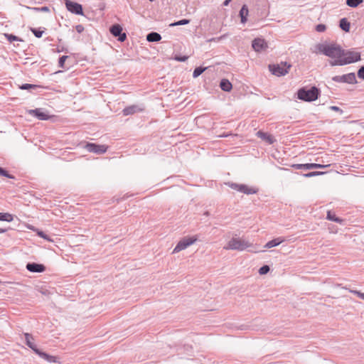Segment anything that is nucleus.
Wrapping results in <instances>:
<instances>
[{
    "label": "nucleus",
    "mask_w": 364,
    "mask_h": 364,
    "mask_svg": "<svg viewBox=\"0 0 364 364\" xmlns=\"http://www.w3.org/2000/svg\"><path fill=\"white\" fill-rule=\"evenodd\" d=\"M144 109V108L142 106L134 105L124 108L122 112L124 115L127 116L142 112Z\"/></svg>",
    "instance_id": "nucleus-14"
},
{
    "label": "nucleus",
    "mask_w": 364,
    "mask_h": 364,
    "mask_svg": "<svg viewBox=\"0 0 364 364\" xmlns=\"http://www.w3.org/2000/svg\"><path fill=\"white\" fill-rule=\"evenodd\" d=\"M327 219L332 220V221L338 222V223L341 222V220L340 218H337L335 215L331 214V212H329V211L328 212V214H327Z\"/></svg>",
    "instance_id": "nucleus-31"
},
{
    "label": "nucleus",
    "mask_w": 364,
    "mask_h": 364,
    "mask_svg": "<svg viewBox=\"0 0 364 364\" xmlns=\"http://www.w3.org/2000/svg\"><path fill=\"white\" fill-rule=\"evenodd\" d=\"M252 246V244L250 243L247 240L240 239V238L233 237L227 243L226 246L224 248L225 250H234L243 251Z\"/></svg>",
    "instance_id": "nucleus-4"
},
{
    "label": "nucleus",
    "mask_w": 364,
    "mask_h": 364,
    "mask_svg": "<svg viewBox=\"0 0 364 364\" xmlns=\"http://www.w3.org/2000/svg\"><path fill=\"white\" fill-rule=\"evenodd\" d=\"M206 70V68H201L198 67L196 68L193 73V77H198L200 75H201L205 70Z\"/></svg>",
    "instance_id": "nucleus-26"
},
{
    "label": "nucleus",
    "mask_w": 364,
    "mask_h": 364,
    "mask_svg": "<svg viewBox=\"0 0 364 364\" xmlns=\"http://www.w3.org/2000/svg\"><path fill=\"white\" fill-rule=\"evenodd\" d=\"M220 88L225 92H229L231 90L232 86L231 82L226 79H223L220 83Z\"/></svg>",
    "instance_id": "nucleus-18"
},
{
    "label": "nucleus",
    "mask_w": 364,
    "mask_h": 364,
    "mask_svg": "<svg viewBox=\"0 0 364 364\" xmlns=\"http://www.w3.org/2000/svg\"><path fill=\"white\" fill-rule=\"evenodd\" d=\"M65 4L66 9L70 12L77 15H83V11L81 4L70 0H65Z\"/></svg>",
    "instance_id": "nucleus-9"
},
{
    "label": "nucleus",
    "mask_w": 364,
    "mask_h": 364,
    "mask_svg": "<svg viewBox=\"0 0 364 364\" xmlns=\"http://www.w3.org/2000/svg\"><path fill=\"white\" fill-rule=\"evenodd\" d=\"M188 57L183 56V57H176L175 59L180 62H184L187 60Z\"/></svg>",
    "instance_id": "nucleus-42"
},
{
    "label": "nucleus",
    "mask_w": 364,
    "mask_h": 364,
    "mask_svg": "<svg viewBox=\"0 0 364 364\" xmlns=\"http://www.w3.org/2000/svg\"><path fill=\"white\" fill-rule=\"evenodd\" d=\"M252 47L255 52L265 51L268 48L267 42L262 38H256L252 42Z\"/></svg>",
    "instance_id": "nucleus-8"
},
{
    "label": "nucleus",
    "mask_w": 364,
    "mask_h": 364,
    "mask_svg": "<svg viewBox=\"0 0 364 364\" xmlns=\"http://www.w3.org/2000/svg\"><path fill=\"white\" fill-rule=\"evenodd\" d=\"M231 1V0H225L224 2H223V5L224 6H228L230 2Z\"/></svg>",
    "instance_id": "nucleus-47"
},
{
    "label": "nucleus",
    "mask_w": 364,
    "mask_h": 364,
    "mask_svg": "<svg viewBox=\"0 0 364 364\" xmlns=\"http://www.w3.org/2000/svg\"><path fill=\"white\" fill-rule=\"evenodd\" d=\"M297 95L299 100L306 102H311L316 100L318 98V90L315 87H313L309 90L301 88L298 90Z\"/></svg>",
    "instance_id": "nucleus-5"
},
{
    "label": "nucleus",
    "mask_w": 364,
    "mask_h": 364,
    "mask_svg": "<svg viewBox=\"0 0 364 364\" xmlns=\"http://www.w3.org/2000/svg\"><path fill=\"white\" fill-rule=\"evenodd\" d=\"M24 337H25V341H26V345L31 349H32L35 352V353L38 355L41 358L46 360L47 362H48L50 363H55L57 361L55 357H54L53 355H50L47 354L46 353H44V352L40 350L37 348L36 345L33 342V337L31 334L25 333Z\"/></svg>",
    "instance_id": "nucleus-3"
},
{
    "label": "nucleus",
    "mask_w": 364,
    "mask_h": 364,
    "mask_svg": "<svg viewBox=\"0 0 364 364\" xmlns=\"http://www.w3.org/2000/svg\"><path fill=\"white\" fill-rule=\"evenodd\" d=\"M269 267L268 265L262 266L259 269L258 273H267L269 271Z\"/></svg>",
    "instance_id": "nucleus-36"
},
{
    "label": "nucleus",
    "mask_w": 364,
    "mask_h": 364,
    "mask_svg": "<svg viewBox=\"0 0 364 364\" xmlns=\"http://www.w3.org/2000/svg\"><path fill=\"white\" fill-rule=\"evenodd\" d=\"M68 55H63L62 57L60 58L59 61H58V65L60 68H64L65 62L68 59Z\"/></svg>",
    "instance_id": "nucleus-33"
},
{
    "label": "nucleus",
    "mask_w": 364,
    "mask_h": 364,
    "mask_svg": "<svg viewBox=\"0 0 364 364\" xmlns=\"http://www.w3.org/2000/svg\"><path fill=\"white\" fill-rule=\"evenodd\" d=\"M0 175L9 178H14V176L8 173L6 171L0 167Z\"/></svg>",
    "instance_id": "nucleus-35"
},
{
    "label": "nucleus",
    "mask_w": 364,
    "mask_h": 364,
    "mask_svg": "<svg viewBox=\"0 0 364 364\" xmlns=\"http://www.w3.org/2000/svg\"><path fill=\"white\" fill-rule=\"evenodd\" d=\"M4 36L7 38V40L9 42H11V43L14 41H22V40L20 39L18 36H16L12 35V34L5 33Z\"/></svg>",
    "instance_id": "nucleus-27"
},
{
    "label": "nucleus",
    "mask_w": 364,
    "mask_h": 364,
    "mask_svg": "<svg viewBox=\"0 0 364 364\" xmlns=\"http://www.w3.org/2000/svg\"><path fill=\"white\" fill-rule=\"evenodd\" d=\"M355 294L358 295V297L364 300V294L358 291H352Z\"/></svg>",
    "instance_id": "nucleus-41"
},
{
    "label": "nucleus",
    "mask_w": 364,
    "mask_h": 364,
    "mask_svg": "<svg viewBox=\"0 0 364 364\" xmlns=\"http://www.w3.org/2000/svg\"><path fill=\"white\" fill-rule=\"evenodd\" d=\"M248 8L246 5H243L240 11V16L241 22L245 23L247 21V16H248Z\"/></svg>",
    "instance_id": "nucleus-20"
},
{
    "label": "nucleus",
    "mask_w": 364,
    "mask_h": 364,
    "mask_svg": "<svg viewBox=\"0 0 364 364\" xmlns=\"http://www.w3.org/2000/svg\"><path fill=\"white\" fill-rule=\"evenodd\" d=\"M189 22H190V20H188V19H182L178 21L171 23L170 26L186 25V24L189 23Z\"/></svg>",
    "instance_id": "nucleus-28"
},
{
    "label": "nucleus",
    "mask_w": 364,
    "mask_h": 364,
    "mask_svg": "<svg viewBox=\"0 0 364 364\" xmlns=\"http://www.w3.org/2000/svg\"><path fill=\"white\" fill-rule=\"evenodd\" d=\"M122 31V27L118 24L114 25L110 28V33L115 37L119 36Z\"/></svg>",
    "instance_id": "nucleus-22"
},
{
    "label": "nucleus",
    "mask_w": 364,
    "mask_h": 364,
    "mask_svg": "<svg viewBox=\"0 0 364 364\" xmlns=\"http://www.w3.org/2000/svg\"><path fill=\"white\" fill-rule=\"evenodd\" d=\"M256 135L263 141H265L269 144H272L275 141L274 136L270 134L263 132L262 131H258Z\"/></svg>",
    "instance_id": "nucleus-16"
},
{
    "label": "nucleus",
    "mask_w": 364,
    "mask_h": 364,
    "mask_svg": "<svg viewBox=\"0 0 364 364\" xmlns=\"http://www.w3.org/2000/svg\"><path fill=\"white\" fill-rule=\"evenodd\" d=\"M26 269L31 272H42L46 270L43 264L36 263L27 264Z\"/></svg>",
    "instance_id": "nucleus-15"
},
{
    "label": "nucleus",
    "mask_w": 364,
    "mask_h": 364,
    "mask_svg": "<svg viewBox=\"0 0 364 364\" xmlns=\"http://www.w3.org/2000/svg\"><path fill=\"white\" fill-rule=\"evenodd\" d=\"M33 33L35 35L37 38H41L43 35V31H38L36 29H31Z\"/></svg>",
    "instance_id": "nucleus-38"
},
{
    "label": "nucleus",
    "mask_w": 364,
    "mask_h": 364,
    "mask_svg": "<svg viewBox=\"0 0 364 364\" xmlns=\"http://www.w3.org/2000/svg\"><path fill=\"white\" fill-rule=\"evenodd\" d=\"M119 36L118 40H119V41H121V42L124 41H125V39H126V38H127V36H126V34H125L124 33H120V35H119V36Z\"/></svg>",
    "instance_id": "nucleus-40"
},
{
    "label": "nucleus",
    "mask_w": 364,
    "mask_h": 364,
    "mask_svg": "<svg viewBox=\"0 0 364 364\" xmlns=\"http://www.w3.org/2000/svg\"><path fill=\"white\" fill-rule=\"evenodd\" d=\"M328 166H330V164L322 165V164H296L291 165V167L296 168V169L323 168L328 167Z\"/></svg>",
    "instance_id": "nucleus-13"
},
{
    "label": "nucleus",
    "mask_w": 364,
    "mask_h": 364,
    "mask_svg": "<svg viewBox=\"0 0 364 364\" xmlns=\"http://www.w3.org/2000/svg\"><path fill=\"white\" fill-rule=\"evenodd\" d=\"M346 75V83L355 84L357 82L355 75L353 73H350Z\"/></svg>",
    "instance_id": "nucleus-23"
},
{
    "label": "nucleus",
    "mask_w": 364,
    "mask_h": 364,
    "mask_svg": "<svg viewBox=\"0 0 364 364\" xmlns=\"http://www.w3.org/2000/svg\"><path fill=\"white\" fill-rule=\"evenodd\" d=\"M6 232V229L0 228V233H4Z\"/></svg>",
    "instance_id": "nucleus-49"
},
{
    "label": "nucleus",
    "mask_w": 364,
    "mask_h": 364,
    "mask_svg": "<svg viewBox=\"0 0 364 364\" xmlns=\"http://www.w3.org/2000/svg\"><path fill=\"white\" fill-rule=\"evenodd\" d=\"M326 29V26L324 24H318L316 26V31L319 33L324 32Z\"/></svg>",
    "instance_id": "nucleus-34"
},
{
    "label": "nucleus",
    "mask_w": 364,
    "mask_h": 364,
    "mask_svg": "<svg viewBox=\"0 0 364 364\" xmlns=\"http://www.w3.org/2000/svg\"><path fill=\"white\" fill-rule=\"evenodd\" d=\"M317 49L319 53L332 58V60L342 57L343 49L339 45L336 43H321L317 46Z\"/></svg>",
    "instance_id": "nucleus-1"
},
{
    "label": "nucleus",
    "mask_w": 364,
    "mask_h": 364,
    "mask_svg": "<svg viewBox=\"0 0 364 364\" xmlns=\"http://www.w3.org/2000/svg\"><path fill=\"white\" fill-rule=\"evenodd\" d=\"M36 87V85H31V84H23V85H22L20 87V88L21 90H28V89H30V88H34Z\"/></svg>",
    "instance_id": "nucleus-37"
},
{
    "label": "nucleus",
    "mask_w": 364,
    "mask_h": 364,
    "mask_svg": "<svg viewBox=\"0 0 364 364\" xmlns=\"http://www.w3.org/2000/svg\"><path fill=\"white\" fill-rule=\"evenodd\" d=\"M26 227H27V228H28L29 230H33V231H34V232H36V230H38V229H37V228H36L34 226H33V225H26Z\"/></svg>",
    "instance_id": "nucleus-43"
},
{
    "label": "nucleus",
    "mask_w": 364,
    "mask_h": 364,
    "mask_svg": "<svg viewBox=\"0 0 364 364\" xmlns=\"http://www.w3.org/2000/svg\"><path fill=\"white\" fill-rule=\"evenodd\" d=\"M36 233L39 237L46 240L49 242H53V240L50 237H49L47 235H46L43 231L38 229V230H36Z\"/></svg>",
    "instance_id": "nucleus-29"
},
{
    "label": "nucleus",
    "mask_w": 364,
    "mask_h": 364,
    "mask_svg": "<svg viewBox=\"0 0 364 364\" xmlns=\"http://www.w3.org/2000/svg\"><path fill=\"white\" fill-rule=\"evenodd\" d=\"M198 240L197 236L186 237L181 240L173 250V253H177L186 249Z\"/></svg>",
    "instance_id": "nucleus-6"
},
{
    "label": "nucleus",
    "mask_w": 364,
    "mask_h": 364,
    "mask_svg": "<svg viewBox=\"0 0 364 364\" xmlns=\"http://www.w3.org/2000/svg\"><path fill=\"white\" fill-rule=\"evenodd\" d=\"M346 75H336L333 77L332 80L336 82H346Z\"/></svg>",
    "instance_id": "nucleus-30"
},
{
    "label": "nucleus",
    "mask_w": 364,
    "mask_h": 364,
    "mask_svg": "<svg viewBox=\"0 0 364 364\" xmlns=\"http://www.w3.org/2000/svg\"><path fill=\"white\" fill-rule=\"evenodd\" d=\"M229 186L231 188L247 195L254 194L257 193L256 189L249 187L244 184H237L232 183Z\"/></svg>",
    "instance_id": "nucleus-10"
},
{
    "label": "nucleus",
    "mask_w": 364,
    "mask_h": 364,
    "mask_svg": "<svg viewBox=\"0 0 364 364\" xmlns=\"http://www.w3.org/2000/svg\"><path fill=\"white\" fill-rule=\"evenodd\" d=\"M14 220V216L9 213H0V220L11 222Z\"/></svg>",
    "instance_id": "nucleus-24"
},
{
    "label": "nucleus",
    "mask_w": 364,
    "mask_h": 364,
    "mask_svg": "<svg viewBox=\"0 0 364 364\" xmlns=\"http://www.w3.org/2000/svg\"><path fill=\"white\" fill-rule=\"evenodd\" d=\"M330 108H331V109L334 110V111H339L340 110L339 107H336V106H331Z\"/></svg>",
    "instance_id": "nucleus-46"
},
{
    "label": "nucleus",
    "mask_w": 364,
    "mask_h": 364,
    "mask_svg": "<svg viewBox=\"0 0 364 364\" xmlns=\"http://www.w3.org/2000/svg\"><path fill=\"white\" fill-rule=\"evenodd\" d=\"M27 112L30 115L36 117L39 120H48L50 117L48 113L45 112L41 108H38V109H29Z\"/></svg>",
    "instance_id": "nucleus-11"
},
{
    "label": "nucleus",
    "mask_w": 364,
    "mask_h": 364,
    "mask_svg": "<svg viewBox=\"0 0 364 364\" xmlns=\"http://www.w3.org/2000/svg\"><path fill=\"white\" fill-rule=\"evenodd\" d=\"M26 9H32V10H34V11H40V8H38V7H33V8H31L29 6H26Z\"/></svg>",
    "instance_id": "nucleus-45"
},
{
    "label": "nucleus",
    "mask_w": 364,
    "mask_h": 364,
    "mask_svg": "<svg viewBox=\"0 0 364 364\" xmlns=\"http://www.w3.org/2000/svg\"><path fill=\"white\" fill-rule=\"evenodd\" d=\"M323 173H324V172H321V171H312V172H310L308 173H305L304 175V176L306 177V178H310V177H313V176H320Z\"/></svg>",
    "instance_id": "nucleus-32"
},
{
    "label": "nucleus",
    "mask_w": 364,
    "mask_h": 364,
    "mask_svg": "<svg viewBox=\"0 0 364 364\" xmlns=\"http://www.w3.org/2000/svg\"><path fill=\"white\" fill-rule=\"evenodd\" d=\"M363 0H346V4L350 7H357Z\"/></svg>",
    "instance_id": "nucleus-25"
},
{
    "label": "nucleus",
    "mask_w": 364,
    "mask_h": 364,
    "mask_svg": "<svg viewBox=\"0 0 364 364\" xmlns=\"http://www.w3.org/2000/svg\"><path fill=\"white\" fill-rule=\"evenodd\" d=\"M87 151L90 152L101 154L107 151V146L105 145H97L92 143H88L85 146Z\"/></svg>",
    "instance_id": "nucleus-12"
},
{
    "label": "nucleus",
    "mask_w": 364,
    "mask_h": 364,
    "mask_svg": "<svg viewBox=\"0 0 364 364\" xmlns=\"http://www.w3.org/2000/svg\"><path fill=\"white\" fill-rule=\"evenodd\" d=\"M82 30V26H77V31L78 32H80Z\"/></svg>",
    "instance_id": "nucleus-48"
},
{
    "label": "nucleus",
    "mask_w": 364,
    "mask_h": 364,
    "mask_svg": "<svg viewBox=\"0 0 364 364\" xmlns=\"http://www.w3.org/2000/svg\"><path fill=\"white\" fill-rule=\"evenodd\" d=\"M339 26L342 30H343L346 32H348L350 30V23L347 21L346 18H341L340 20Z\"/></svg>",
    "instance_id": "nucleus-21"
},
{
    "label": "nucleus",
    "mask_w": 364,
    "mask_h": 364,
    "mask_svg": "<svg viewBox=\"0 0 364 364\" xmlns=\"http://www.w3.org/2000/svg\"><path fill=\"white\" fill-rule=\"evenodd\" d=\"M360 60V54L358 52L353 50H345L343 49L342 57L339 59L330 60L329 63L331 66L345 65Z\"/></svg>",
    "instance_id": "nucleus-2"
},
{
    "label": "nucleus",
    "mask_w": 364,
    "mask_h": 364,
    "mask_svg": "<svg viewBox=\"0 0 364 364\" xmlns=\"http://www.w3.org/2000/svg\"><path fill=\"white\" fill-rule=\"evenodd\" d=\"M39 9H40V11H43V12L49 11V9L47 6L41 7Z\"/></svg>",
    "instance_id": "nucleus-44"
},
{
    "label": "nucleus",
    "mask_w": 364,
    "mask_h": 364,
    "mask_svg": "<svg viewBox=\"0 0 364 364\" xmlns=\"http://www.w3.org/2000/svg\"><path fill=\"white\" fill-rule=\"evenodd\" d=\"M284 240H285L283 237H277L267 242L264 245V248L269 249L278 246L282 242H284Z\"/></svg>",
    "instance_id": "nucleus-17"
},
{
    "label": "nucleus",
    "mask_w": 364,
    "mask_h": 364,
    "mask_svg": "<svg viewBox=\"0 0 364 364\" xmlns=\"http://www.w3.org/2000/svg\"><path fill=\"white\" fill-rule=\"evenodd\" d=\"M358 77L364 80V66L361 67L358 72Z\"/></svg>",
    "instance_id": "nucleus-39"
},
{
    "label": "nucleus",
    "mask_w": 364,
    "mask_h": 364,
    "mask_svg": "<svg viewBox=\"0 0 364 364\" xmlns=\"http://www.w3.org/2000/svg\"><path fill=\"white\" fill-rule=\"evenodd\" d=\"M269 68L273 75L279 77L288 73L291 65H288L287 63H281L280 64L269 65Z\"/></svg>",
    "instance_id": "nucleus-7"
},
{
    "label": "nucleus",
    "mask_w": 364,
    "mask_h": 364,
    "mask_svg": "<svg viewBox=\"0 0 364 364\" xmlns=\"http://www.w3.org/2000/svg\"><path fill=\"white\" fill-rule=\"evenodd\" d=\"M161 39V35L156 32H151L146 36V40L149 42H157L159 41Z\"/></svg>",
    "instance_id": "nucleus-19"
}]
</instances>
